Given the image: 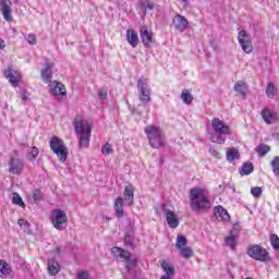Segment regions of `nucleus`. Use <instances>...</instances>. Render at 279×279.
I'll list each match as a JSON object with an SVG mask.
<instances>
[{"label":"nucleus","instance_id":"nucleus-1","mask_svg":"<svg viewBox=\"0 0 279 279\" xmlns=\"http://www.w3.org/2000/svg\"><path fill=\"white\" fill-rule=\"evenodd\" d=\"M190 206L194 213H202V210H210V199L204 194L201 187H192L190 190Z\"/></svg>","mask_w":279,"mask_h":279},{"label":"nucleus","instance_id":"nucleus-2","mask_svg":"<svg viewBox=\"0 0 279 279\" xmlns=\"http://www.w3.org/2000/svg\"><path fill=\"white\" fill-rule=\"evenodd\" d=\"M211 129L214 133L210 135L209 141L211 143H217L218 145H223L226 143V136L232 134L230 125L219 118H214L211 120Z\"/></svg>","mask_w":279,"mask_h":279},{"label":"nucleus","instance_id":"nucleus-3","mask_svg":"<svg viewBox=\"0 0 279 279\" xmlns=\"http://www.w3.org/2000/svg\"><path fill=\"white\" fill-rule=\"evenodd\" d=\"M74 131L76 134H80V147H88L90 145V133L93 132L90 122L82 118H76L74 120Z\"/></svg>","mask_w":279,"mask_h":279},{"label":"nucleus","instance_id":"nucleus-4","mask_svg":"<svg viewBox=\"0 0 279 279\" xmlns=\"http://www.w3.org/2000/svg\"><path fill=\"white\" fill-rule=\"evenodd\" d=\"M145 134L147 135L148 143L153 147V149H160V147H165V134L162 130L156 125H148L144 129Z\"/></svg>","mask_w":279,"mask_h":279},{"label":"nucleus","instance_id":"nucleus-5","mask_svg":"<svg viewBox=\"0 0 279 279\" xmlns=\"http://www.w3.org/2000/svg\"><path fill=\"white\" fill-rule=\"evenodd\" d=\"M50 149L56 154L60 162H66V159L69 158V148L64 145V141L53 136L50 140Z\"/></svg>","mask_w":279,"mask_h":279},{"label":"nucleus","instance_id":"nucleus-6","mask_svg":"<svg viewBox=\"0 0 279 279\" xmlns=\"http://www.w3.org/2000/svg\"><path fill=\"white\" fill-rule=\"evenodd\" d=\"M247 255L259 263H269V260H271L269 252H267V250L260 245H253L248 247Z\"/></svg>","mask_w":279,"mask_h":279},{"label":"nucleus","instance_id":"nucleus-7","mask_svg":"<svg viewBox=\"0 0 279 279\" xmlns=\"http://www.w3.org/2000/svg\"><path fill=\"white\" fill-rule=\"evenodd\" d=\"M138 98L142 104H149L151 101V89L147 83V78L142 76L137 82Z\"/></svg>","mask_w":279,"mask_h":279},{"label":"nucleus","instance_id":"nucleus-8","mask_svg":"<svg viewBox=\"0 0 279 279\" xmlns=\"http://www.w3.org/2000/svg\"><path fill=\"white\" fill-rule=\"evenodd\" d=\"M51 221L56 230H64V228H66V221H69V218L66 217V213L62 211L61 209H54L51 214Z\"/></svg>","mask_w":279,"mask_h":279},{"label":"nucleus","instance_id":"nucleus-9","mask_svg":"<svg viewBox=\"0 0 279 279\" xmlns=\"http://www.w3.org/2000/svg\"><path fill=\"white\" fill-rule=\"evenodd\" d=\"M238 41L242 48V51H244V53H252V51H254V45L252 44V37H250V35H247V32H245V29H242L238 33Z\"/></svg>","mask_w":279,"mask_h":279},{"label":"nucleus","instance_id":"nucleus-10","mask_svg":"<svg viewBox=\"0 0 279 279\" xmlns=\"http://www.w3.org/2000/svg\"><path fill=\"white\" fill-rule=\"evenodd\" d=\"M49 90L52 97H54V99H58V101H62V99L66 97V87H64V84L58 81L50 82Z\"/></svg>","mask_w":279,"mask_h":279},{"label":"nucleus","instance_id":"nucleus-11","mask_svg":"<svg viewBox=\"0 0 279 279\" xmlns=\"http://www.w3.org/2000/svg\"><path fill=\"white\" fill-rule=\"evenodd\" d=\"M23 167L24 163L21 158H19V150H14L9 161V172L13 175H19V173L23 172Z\"/></svg>","mask_w":279,"mask_h":279},{"label":"nucleus","instance_id":"nucleus-12","mask_svg":"<svg viewBox=\"0 0 279 279\" xmlns=\"http://www.w3.org/2000/svg\"><path fill=\"white\" fill-rule=\"evenodd\" d=\"M161 210L165 213L166 221L169 228H178L180 226V220L173 210L167 208V205H161Z\"/></svg>","mask_w":279,"mask_h":279},{"label":"nucleus","instance_id":"nucleus-13","mask_svg":"<svg viewBox=\"0 0 279 279\" xmlns=\"http://www.w3.org/2000/svg\"><path fill=\"white\" fill-rule=\"evenodd\" d=\"M40 75L45 84H51V80L53 78V63L46 61L44 69H41Z\"/></svg>","mask_w":279,"mask_h":279},{"label":"nucleus","instance_id":"nucleus-14","mask_svg":"<svg viewBox=\"0 0 279 279\" xmlns=\"http://www.w3.org/2000/svg\"><path fill=\"white\" fill-rule=\"evenodd\" d=\"M124 244L126 247H131V250L136 248V233L134 227H128L125 229Z\"/></svg>","mask_w":279,"mask_h":279},{"label":"nucleus","instance_id":"nucleus-15","mask_svg":"<svg viewBox=\"0 0 279 279\" xmlns=\"http://www.w3.org/2000/svg\"><path fill=\"white\" fill-rule=\"evenodd\" d=\"M0 12L2 13L4 21L10 23L12 21V1L0 0Z\"/></svg>","mask_w":279,"mask_h":279},{"label":"nucleus","instance_id":"nucleus-16","mask_svg":"<svg viewBox=\"0 0 279 279\" xmlns=\"http://www.w3.org/2000/svg\"><path fill=\"white\" fill-rule=\"evenodd\" d=\"M140 38L144 47L148 48L151 43H154V33L147 28V26H142L140 28Z\"/></svg>","mask_w":279,"mask_h":279},{"label":"nucleus","instance_id":"nucleus-17","mask_svg":"<svg viewBox=\"0 0 279 279\" xmlns=\"http://www.w3.org/2000/svg\"><path fill=\"white\" fill-rule=\"evenodd\" d=\"M3 74L4 77L9 80L10 84H12V86H19V82H21V73L12 68H8L7 70H4Z\"/></svg>","mask_w":279,"mask_h":279},{"label":"nucleus","instance_id":"nucleus-18","mask_svg":"<svg viewBox=\"0 0 279 279\" xmlns=\"http://www.w3.org/2000/svg\"><path fill=\"white\" fill-rule=\"evenodd\" d=\"M172 25H174V29H177V32H184L189 28V20H186V17L183 15L178 14L172 20Z\"/></svg>","mask_w":279,"mask_h":279},{"label":"nucleus","instance_id":"nucleus-19","mask_svg":"<svg viewBox=\"0 0 279 279\" xmlns=\"http://www.w3.org/2000/svg\"><path fill=\"white\" fill-rule=\"evenodd\" d=\"M214 216L218 221H230V214L221 205L214 208Z\"/></svg>","mask_w":279,"mask_h":279},{"label":"nucleus","instance_id":"nucleus-20","mask_svg":"<svg viewBox=\"0 0 279 279\" xmlns=\"http://www.w3.org/2000/svg\"><path fill=\"white\" fill-rule=\"evenodd\" d=\"M262 117H263L265 123H267V125H271V123L277 121L278 113L271 111L270 109H264V110H262Z\"/></svg>","mask_w":279,"mask_h":279},{"label":"nucleus","instance_id":"nucleus-21","mask_svg":"<svg viewBox=\"0 0 279 279\" xmlns=\"http://www.w3.org/2000/svg\"><path fill=\"white\" fill-rule=\"evenodd\" d=\"M123 195L125 204H128V206H134V186L126 185Z\"/></svg>","mask_w":279,"mask_h":279},{"label":"nucleus","instance_id":"nucleus-22","mask_svg":"<svg viewBox=\"0 0 279 279\" xmlns=\"http://www.w3.org/2000/svg\"><path fill=\"white\" fill-rule=\"evenodd\" d=\"M126 40L133 49H136L138 47V34L134 32V29H128L126 31Z\"/></svg>","mask_w":279,"mask_h":279},{"label":"nucleus","instance_id":"nucleus-23","mask_svg":"<svg viewBox=\"0 0 279 279\" xmlns=\"http://www.w3.org/2000/svg\"><path fill=\"white\" fill-rule=\"evenodd\" d=\"M10 274H12V266L5 259H0V278H8Z\"/></svg>","mask_w":279,"mask_h":279},{"label":"nucleus","instance_id":"nucleus-24","mask_svg":"<svg viewBox=\"0 0 279 279\" xmlns=\"http://www.w3.org/2000/svg\"><path fill=\"white\" fill-rule=\"evenodd\" d=\"M48 272L50 276H58L60 274V264L56 259H48Z\"/></svg>","mask_w":279,"mask_h":279},{"label":"nucleus","instance_id":"nucleus-25","mask_svg":"<svg viewBox=\"0 0 279 279\" xmlns=\"http://www.w3.org/2000/svg\"><path fill=\"white\" fill-rule=\"evenodd\" d=\"M234 90L238 93V95H241L242 97L247 96V83L243 81H239L234 84Z\"/></svg>","mask_w":279,"mask_h":279},{"label":"nucleus","instance_id":"nucleus-26","mask_svg":"<svg viewBox=\"0 0 279 279\" xmlns=\"http://www.w3.org/2000/svg\"><path fill=\"white\" fill-rule=\"evenodd\" d=\"M161 269L165 271L166 278H172V276H175V268L169 265V262L167 260L161 263Z\"/></svg>","mask_w":279,"mask_h":279},{"label":"nucleus","instance_id":"nucleus-27","mask_svg":"<svg viewBox=\"0 0 279 279\" xmlns=\"http://www.w3.org/2000/svg\"><path fill=\"white\" fill-rule=\"evenodd\" d=\"M114 211H116V216L121 218L124 215L123 211V197L119 196L116 201H114Z\"/></svg>","mask_w":279,"mask_h":279},{"label":"nucleus","instance_id":"nucleus-28","mask_svg":"<svg viewBox=\"0 0 279 279\" xmlns=\"http://www.w3.org/2000/svg\"><path fill=\"white\" fill-rule=\"evenodd\" d=\"M257 155L263 158V156L269 154V151H271V147H269V145L266 144H260L255 148Z\"/></svg>","mask_w":279,"mask_h":279},{"label":"nucleus","instance_id":"nucleus-29","mask_svg":"<svg viewBox=\"0 0 279 279\" xmlns=\"http://www.w3.org/2000/svg\"><path fill=\"white\" fill-rule=\"evenodd\" d=\"M254 172V165L246 162L240 168V175H250Z\"/></svg>","mask_w":279,"mask_h":279},{"label":"nucleus","instance_id":"nucleus-30","mask_svg":"<svg viewBox=\"0 0 279 279\" xmlns=\"http://www.w3.org/2000/svg\"><path fill=\"white\" fill-rule=\"evenodd\" d=\"M181 99L187 106H191V104H193V95H191V92H189V89H183L181 94Z\"/></svg>","mask_w":279,"mask_h":279},{"label":"nucleus","instance_id":"nucleus-31","mask_svg":"<svg viewBox=\"0 0 279 279\" xmlns=\"http://www.w3.org/2000/svg\"><path fill=\"white\" fill-rule=\"evenodd\" d=\"M189 241L186 240V236L179 234L177 236V243H175V247L177 250H182V247H186Z\"/></svg>","mask_w":279,"mask_h":279},{"label":"nucleus","instance_id":"nucleus-32","mask_svg":"<svg viewBox=\"0 0 279 279\" xmlns=\"http://www.w3.org/2000/svg\"><path fill=\"white\" fill-rule=\"evenodd\" d=\"M239 150L236 148H231L227 151V159L229 162H233V160L239 159Z\"/></svg>","mask_w":279,"mask_h":279},{"label":"nucleus","instance_id":"nucleus-33","mask_svg":"<svg viewBox=\"0 0 279 279\" xmlns=\"http://www.w3.org/2000/svg\"><path fill=\"white\" fill-rule=\"evenodd\" d=\"M39 154H40V150H38V147L36 146L32 147L31 150L27 151V156L31 162H34V160L38 158Z\"/></svg>","mask_w":279,"mask_h":279},{"label":"nucleus","instance_id":"nucleus-34","mask_svg":"<svg viewBox=\"0 0 279 279\" xmlns=\"http://www.w3.org/2000/svg\"><path fill=\"white\" fill-rule=\"evenodd\" d=\"M270 165L274 175L279 178V156L274 157Z\"/></svg>","mask_w":279,"mask_h":279},{"label":"nucleus","instance_id":"nucleus-35","mask_svg":"<svg viewBox=\"0 0 279 279\" xmlns=\"http://www.w3.org/2000/svg\"><path fill=\"white\" fill-rule=\"evenodd\" d=\"M180 256L183 258H191L193 256V250L189 246H183L182 248L179 250Z\"/></svg>","mask_w":279,"mask_h":279},{"label":"nucleus","instance_id":"nucleus-36","mask_svg":"<svg viewBox=\"0 0 279 279\" xmlns=\"http://www.w3.org/2000/svg\"><path fill=\"white\" fill-rule=\"evenodd\" d=\"M140 5L144 10H154L156 8V3L151 2V0H141Z\"/></svg>","mask_w":279,"mask_h":279},{"label":"nucleus","instance_id":"nucleus-37","mask_svg":"<svg viewBox=\"0 0 279 279\" xmlns=\"http://www.w3.org/2000/svg\"><path fill=\"white\" fill-rule=\"evenodd\" d=\"M266 95L270 99H274V97H276V85H274V83H268L266 88Z\"/></svg>","mask_w":279,"mask_h":279},{"label":"nucleus","instance_id":"nucleus-38","mask_svg":"<svg viewBox=\"0 0 279 279\" xmlns=\"http://www.w3.org/2000/svg\"><path fill=\"white\" fill-rule=\"evenodd\" d=\"M225 243H226V245H228V247H230L231 250H235V248H236V238H234V235L227 236V238L225 239Z\"/></svg>","mask_w":279,"mask_h":279},{"label":"nucleus","instance_id":"nucleus-39","mask_svg":"<svg viewBox=\"0 0 279 279\" xmlns=\"http://www.w3.org/2000/svg\"><path fill=\"white\" fill-rule=\"evenodd\" d=\"M12 203L16 206L25 207V203L23 202V198L21 197V195H19V193H13Z\"/></svg>","mask_w":279,"mask_h":279},{"label":"nucleus","instance_id":"nucleus-40","mask_svg":"<svg viewBox=\"0 0 279 279\" xmlns=\"http://www.w3.org/2000/svg\"><path fill=\"white\" fill-rule=\"evenodd\" d=\"M113 151L114 149H112V144L110 143H106L101 148V153L104 154V156H110V154H112Z\"/></svg>","mask_w":279,"mask_h":279},{"label":"nucleus","instance_id":"nucleus-41","mask_svg":"<svg viewBox=\"0 0 279 279\" xmlns=\"http://www.w3.org/2000/svg\"><path fill=\"white\" fill-rule=\"evenodd\" d=\"M270 243L274 250H279V238L277 234H270Z\"/></svg>","mask_w":279,"mask_h":279},{"label":"nucleus","instance_id":"nucleus-42","mask_svg":"<svg viewBox=\"0 0 279 279\" xmlns=\"http://www.w3.org/2000/svg\"><path fill=\"white\" fill-rule=\"evenodd\" d=\"M98 97L102 101L108 99V89L106 87H101L98 89Z\"/></svg>","mask_w":279,"mask_h":279},{"label":"nucleus","instance_id":"nucleus-43","mask_svg":"<svg viewBox=\"0 0 279 279\" xmlns=\"http://www.w3.org/2000/svg\"><path fill=\"white\" fill-rule=\"evenodd\" d=\"M251 194L253 195V197H259L260 195H263V189H260L259 186L252 187Z\"/></svg>","mask_w":279,"mask_h":279},{"label":"nucleus","instance_id":"nucleus-44","mask_svg":"<svg viewBox=\"0 0 279 279\" xmlns=\"http://www.w3.org/2000/svg\"><path fill=\"white\" fill-rule=\"evenodd\" d=\"M33 199L34 202H40L43 199V192L40 190H34Z\"/></svg>","mask_w":279,"mask_h":279},{"label":"nucleus","instance_id":"nucleus-45","mask_svg":"<svg viewBox=\"0 0 279 279\" xmlns=\"http://www.w3.org/2000/svg\"><path fill=\"white\" fill-rule=\"evenodd\" d=\"M25 40H27L28 45H36V35L28 34L26 35Z\"/></svg>","mask_w":279,"mask_h":279},{"label":"nucleus","instance_id":"nucleus-46","mask_svg":"<svg viewBox=\"0 0 279 279\" xmlns=\"http://www.w3.org/2000/svg\"><path fill=\"white\" fill-rule=\"evenodd\" d=\"M77 279H90V275L88 274V271L83 270L77 274Z\"/></svg>","mask_w":279,"mask_h":279},{"label":"nucleus","instance_id":"nucleus-47","mask_svg":"<svg viewBox=\"0 0 279 279\" xmlns=\"http://www.w3.org/2000/svg\"><path fill=\"white\" fill-rule=\"evenodd\" d=\"M209 154H211L214 158H221V153L218 151L216 148H209Z\"/></svg>","mask_w":279,"mask_h":279},{"label":"nucleus","instance_id":"nucleus-48","mask_svg":"<svg viewBox=\"0 0 279 279\" xmlns=\"http://www.w3.org/2000/svg\"><path fill=\"white\" fill-rule=\"evenodd\" d=\"M17 225L20 226V228H29V223L23 218L19 219Z\"/></svg>","mask_w":279,"mask_h":279},{"label":"nucleus","instance_id":"nucleus-49","mask_svg":"<svg viewBox=\"0 0 279 279\" xmlns=\"http://www.w3.org/2000/svg\"><path fill=\"white\" fill-rule=\"evenodd\" d=\"M122 251V248L114 246L111 248V254H113V256H121Z\"/></svg>","mask_w":279,"mask_h":279},{"label":"nucleus","instance_id":"nucleus-50","mask_svg":"<svg viewBox=\"0 0 279 279\" xmlns=\"http://www.w3.org/2000/svg\"><path fill=\"white\" fill-rule=\"evenodd\" d=\"M131 257L130 252L123 251L120 253V258H124V260H128Z\"/></svg>","mask_w":279,"mask_h":279},{"label":"nucleus","instance_id":"nucleus-51","mask_svg":"<svg viewBox=\"0 0 279 279\" xmlns=\"http://www.w3.org/2000/svg\"><path fill=\"white\" fill-rule=\"evenodd\" d=\"M28 99H29V96L27 95V92L22 90V101H23V104H27Z\"/></svg>","mask_w":279,"mask_h":279},{"label":"nucleus","instance_id":"nucleus-52","mask_svg":"<svg viewBox=\"0 0 279 279\" xmlns=\"http://www.w3.org/2000/svg\"><path fill=\"white\" fill-rule=\"evenodd\" d=\"M126 263H128V265H131L132 267H136L138 262L136 259H133L130 257L126 259Z\"/></svg>","mask_w":279,"mask_h":279},{"label":"nucleus","instance_id":"nucleus-53","mask_svg":"<svg viewBox=\"0 0 279 279\" xmlns=\"http://www.w3.org/2000/svg\"><path fill=\"white\" fill-rule=\"evenodd\" d=\"M54 254H62V246H57L54 250Z\"/></svg>","mask_w":279,"mask_h":279},{"label":"nucleus","instance_id":"nucleus-54","mask_svg":"<svg viewBox=\"0 0 279 279\" xmlns=\"http://www.w3.org/2000/svg\"><path fill=\"white\" fill-rule=\"evenodd\" d=\"M0 49H5V40L0 38Z\"/></svg>","mask_w":279,"mask_h":279},{"label":"nucleus","instance_id":"nucleus-55","mask_svg":"<svg viewBox=\"0 0 279 279\" xmlns=\"http://www.w3.org/2000/svg\"><path fill=\"white\" fill-rule=\"evenodd\" d=\"M160 279H173V278H171V277H167V276H161V278Z\"/></svg>","mask_w":279,"mask_h":279},{"label":"nucleus","instance_id":"nucleus-56","mask_svg":"<svg viewBox=\"0 0 279 279\" xmlns=\"http://www.w3.org/2000/svg\"><path fill=\"white\" fill-rule=\"evenodd\" d=\"M185 5H189V0H182Z\"/></svg>","mask_w":279,"mask_h":279}]
</instances>
